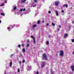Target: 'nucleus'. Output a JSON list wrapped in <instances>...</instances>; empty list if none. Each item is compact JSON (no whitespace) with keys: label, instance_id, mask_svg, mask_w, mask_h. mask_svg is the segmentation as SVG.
<instances>
[{"label":"nucleus","instance_id":"1","mask_svg":"<svg viewBox=\"0 0 74 74\" xmlns=\"http://www.w3.org/2000/svg\"><path fill=\"white\" fill-rule=\"evenodd\" d=\"M42 57H43V58L45 59V60H46L47 61L48 60L47 56L46 54H44L42 55Z\"/></svg>","mask_w":74,"mask_h":74},{"label":"nucleus","instance_id":"2","mask_svg":"<svg viewBox=\"0 0 74 74\" xmlns=\"http://www.w3.org/2000/svg\"><path fill=\"white\" fill-rule=\"evenodd\" d=\"M60 56H63L64 55V51L62 50H60Z\"/></svg>","mask_w":74,"mask_h":74},{"label":"nucleus","instance_id":"3","mask_svg":"<svg viewBox=\"0 0 74 74\" xmlns=\"http://www.w3.org/2000/svg\"><path fill=\"white\" fill-rule=\"evenodd\" d=\"M59 2L58 1H56L55 2V5L57 6L59 4Z\"/></svg>","mask_w":74,"mask_h":74},{"label":"nucleus","instance_id":"4","mask_svg":"<svg viewBox=\"0 0 74 74\" xmlns=\"http://www.w3.org/2000/svg\"><path fill=\"white\" fill-rule=\"evenodd\" d=\"M71 69H72V71H74V66H71Z\"/></svg>","mask_w":74,"mask_h":74},{"label":"nucleus","instance_id":"5","mask_svg":"<svg viewBox=\"0 0 74 74\" xmlns=\"http://www.w3.org/2000/svg\"><path fill=\"white\" fill-rule=\"evenodd\" d=\"M45 62H42V66H41V67L42 68H43L44 66H45Z\"/></svg>","mask_w":74,"mask_h":74},{"label":"nucleus","instance_id":"6","mask_svg":"<svg viewBox=\"0 0 74 74\" xmlns=\"http://www.w3.org/2000/svg\"><path fill=\"white\" fill-rule=\"evenodd\" d=\"M25 10H26V9L25 8L23 9H21L20 10V11H21V12H22L23 11H23H25Z\"/></svg>","mask_w":74,"mask_h":74},{"label":"nucleus","instance_id":"7","mask_svg":"<svg viewBox=\"0 0 74 74\" xmlns=\"http://www.w3.org/2000/svg\"><path fill=\"white\" fill-rule=\"evenodd\" d=\"M68 36V34H65V35H64V38H65L66 37H67Z\"/></svg>","mask_w":74,"mask_h":74},{"label":"nucleus","instance_id":"8","mask_svg":"<svg viewBox=\"0 0 74 74\" xmlns=\"http://www.w3.org/2000/svg\"><path fill=\"white\" fill-rule=\"evenodd\" d=\"M55 13L57 16H58V11H55Z\"/></svg>","mask_w":74,"mask_h":74},{"label":"nucleus","instance_id":"9","mask_svg":"<svg viewBox=\"0 0 74 74\" xmlns=\"http://www.w3.org/2000/svg\"><path fill=\"white\" fill-rule=\"evenodd\" d=\"M65 6V7H66V8H68V4H65V5H64L63 6V7H64Z\"/></svg>","mask_w":74,"mask_h":74},{"label":"nucleus","instance_id":"10","mask_svg":"<svg viewBox=\"0 0 74 74\" xmlns=\"http://www.w3.org/2000/svg\"><path fill=\"white\" fill-rule=\"evenodd\" d=\"M37 26L36 25H33V26L32 27V28H34L35 27H36Z\"/></svg>","mask_w":74,"mask_h":74},{"label":"nucleus","instance_id":"11","mask_svg":"<svg viewBox=\"0 0 74 74\" xmlns=\"http://www.w3.org/2000/svg\"><path fill=\"white\" fill-rule=\"evenodd\" d=\"M12 61H10V66L11 67H12Z\"/></svg>","mask_w":74,"mask_h":74},{"label":"nucleus","instance_id":"12","mask_svg":"<svg viewBox=\"0 0 74 74\" xmlns=\"http://www.w3.org/2000/svg\"><path fill=\"white\" fill-rule=\"evenodd\" d=\"M34 41V44H35L36 43V39H33Z\"/></svg>","mask_w":74,"mask_h":74},{"label":"nucleus","instance_id":"13","mask_svg":"<svg viewBox=\"0 0 74 74\" xmlns=\"http://www.w3.org/2000/svg\"><path fill=\"white\" fill-rule=\"evenodd\" d=\"M16 8H17V7L16 6L14 7L13 8V10H16Z\"/></svg>","mask_w":74,"mask_h":74},{"label":"nucleus","instance_id":"14","mask_svg":"<svg viewBox=\"0 0 74 74\" xmlns=\"http://www.w3.org/2000/svg\"><path fill=\"white\" fill-rule=\"evenodd\" d=\"M1 15L2 16H5V14L3 13H1Z\"/></svg>","mask_w":74,"mask_h":74},{"label":"nucleus","instance_id":"15","mask_svg":"<svg viewBox=\"0 0 74 74\" xmlns=\"http://www.w3.org/2000/svg\"><path fill=\"white\" fill-rule=\"evenodd\" d=\"M31 37L33 39V40H34V39H36V38H35L34 37H33V36H31Z\"/></svg>","mask_w":74,"mask_h":74},{"label":"nucleus","instance_id":"16","mask_svg":"<svg viewBox=\"0 0 74 74\" xmlns=\"http://www.w3.org/2000/svg\"><path fill=\"white\" fill-rule=\"evenodd\" d=\"M23 51L24 52H25V48H23Z\"/></svg>","mask_w":74,"mask_h":74},{"label":"nucleus","instance_id":"17","mask_svg":"<svg viewBox=\"0 0 74 74\" xmlns=\"http://www.w3.org/2000/svg\"><path fill=\"white\" fill-rule=\"evenodd\" d=\"M40 23V21H38V22H37V24H39Z\"/></svg>","mask_w":74,"mask_h":74},{"label":"nucleus","instance_id":"18","mask_svg":"<svg viewBox=\"0 0 74 74\" xmlns=\"http://www.w3.org/2000/svg\"><path fill=\"white\" fill-rule=\"evenodd\" d=\"M26 47H29L30 46V45H29V44H27V45H26Z\"/></svg>","mask_w":74,"mask_h":74},{"label":"nucleus","instance_id":"19","mask_svg":"<svg viewBox=\"0 0 74 74\" xmlns=\"http://www.w3.org/2000/svg\"><path fill=\"white\" fill-rule=\"evenodd\" d=\"M52 25H53V26H55V23H52Z\"/></svg>","mask_w":74,"mask_h":74},{"label":"nucleus","instance_id":"20","mask_svg":"<svg viewBox=\"0 0 74 74\" xmlns=\"http://www.w3.org/2000/svg\"><path fill=\"white\" fill-rule=\"evenodd\" d=\"M34 2L37 3V0H34Z\"/></svg>","mask_w":74,"mask_h":74},{"label":"nucleus","instance_id":"21","mask_svg":"<svg viewBox=\"0 0 74 74\" xmlns=\"http://www.w3.org/2000/svg\"><path fill=\"white\" fill-rule=\"evenodd\" d=\"M21 63H22V61H19L20 65H21Z\"/></svg>","mask_w":74,"mask_h":74},{"label":"nucleus","instance_id":"22","mask_svg":"<svg viewBox=\"0 0 74 74\" xmlns=\"http://www.w3.org/2000/svg\"><path fill=\"white\" fill-rule=\"evenodd\" d=\"M20 72V70L19 69H18V73H19Z\"/></svg>","mask_w":74,"mask_h":74},{"label":"nucleus","instance_id":"23","mask_svg":"<svg viewBox=\"0 0 74 74\" xmlns=\"http://www.w3.org/2000/svg\"><path fill=\"white\" fill-rule=\"evenodd\" d=\"M46 43L47 44V45H49V42L48 41H47L46 42Z\"/></svg>","mask_w":74,"mask_h":74},{"label":"nucleus","instance_id":"24","mask_svg":"<svg viewBox=\"0 0 74 74\" xmlns=\"http://www.w3.org/2000/svg\"><path fill=\"white\" fill-rule=\"evenodd\" d=\"M4 5V4H1V5H0V6H1V7L3 6V5Z\"/></svg>","mask_w":74,"mask_h":74},{"label":"nucleus","instance_id":"25","mask_svg":"<svg viewBox=\"0 0 74 74\" xmlns=\"http://www.w3.org/2000/svg\"><path fill=\"white\" fill-rule=\"evenodd\" d=\"M25 46V45H24V44H22V45H21V46H22V47H23V46Z\"/></svg>","mask_w":74,"mask_h":74},{"label":"nucleus","instance_id":"26","mask_svg":"<svg viewBox=\"0 0 74 74\" xmlns=\"http://www.w3.org/2000/svg\"><path fill=\"white\" fill-rule=\"evenodd\" d=\"M26 0H24V1H22V3H24L26 1Z\"/></svg>","mask_w":74,"mask_h":74},{"label":"nucleus","instance_id":"27","mask_svg":"<svg viewBox=\"0 0 74 74\" xmlns=\"http://www.w3.org/2000/svg\"><path fill=\"white\" fill-rule=\"evenodd\" d=\"M72 42H74V39H72Z\"/></svg>","mask_w":74,"mask_h":74},{"label":"nucleus","instance_id":"28","mask_svg":"<svg viewBox=\"0 0 74 74\" xmlns=\"http://www.w3.org/2000/svg\"><path fill=\"white\" fill-rule=\"evenodd\" d=\"M25 62V60H23V62H22V63H24Z\"/></svg>","mask_w":74,"mask_h":74},{"label":"nucleus","instance_id":"29","mask_svg":"<svg viewBox=\"0 0 74 74\" xmlns=\"http://www.w3.org/2000/svg\"><path fill=\"white\" fill-rule=\"evenodd\" d=\"M18 48H20L21 47V45H18Z\"/></svg>","mask_w":74,"mask_h":74},{"label":"nucleus","instance_id":"30","mask_svg":"<svg viewBox=\"0 0 74 74\" xmlns=\"http://www.w3.org/2000/svg\"><path fill=\"white\" fill-rule=\"evenodd\" d=\"M51 74H53V71H51Z\"/></svg>","mask_w":74,"mask_h":74},{"label":"nucleus","instance_id":"31","mask_svg":"<svg viewBox=\"0 0 74 74\" xmlns=\"http://www.w3.org/2000/svg\"><path fill=\"white\" fill-rule=\"evenodd\" d=\"M10 29V27H8L7 29L8 30H9V29Z\"/></svg>","mask_w":74,"mask_h":74},{"label":"nucleus","instance_id":"32","mask_svg":"<svg viewBox=\"0 0 74 74\" xmlns=\"http://www.w3.org/2000/svg\"><path fill=\"white\" fill-rule=\"evenodd\" d=\"M49 14H51V11H49Z\"/></svg>","mask_w":74,"mask_h":74},{"label":"nucleus","instance_id":"33","mask_svg":"<svg viewBox=\"0 0 74 74\" xmlns=\"http://www.w3.org/2000/svg\"><path fill=\"white\" fill-rule=\"evenodd\" d=\"M64 10H62V13H64Z\"/></svg>","mask_w":74,"mask_h":74},{"label":"nucleus","instance_id":"34","mask_svg":"<svg viewBox=\"0 0 74 74\" xmlns=\"http://www.w3.org/2000/svg\"><path fill=\"white\" fill-rule=\"evenodd\" d=\"M36 6V5H34L33 6V7H34L35 6Z\"/></svg>","mask_w":74,"mask_h":74},{"label":"nucleus","instance_id":"35","mask_svg":"<svg viewBox=\"0 0 74 74\" xmlns=\"http://www.w3.org/2000/svg\"><path fill=\"white\" fill-rule=\"evenodd\" d=\"M39 72L38 71L36 73V74H39Z\"/></svg>","mask_w":74,"mask_h":74},{"label":"nucleus","instance_id":"36","mask_svg":"<svg viewBox=\"0 0 74 74\" xmlns=\"http://www.w3.org/2000/svg\"><path fill=\"white\" fill-rule=\"evenodd\" d=\"M7 3V1H5V3Z\"/></svg>","mask_w":74,"mask_h":74},{"label":"nucleus","instance_id":"37","mask_svg":"<svg viewBox=\"0 0 74 74\" xmlns=\"http://www.w3.org/2000/svg\"><path fill=\"white\" fill-rule=\"evenodd\" d=\"M59 27L60 28H61V25H59Z\"/></svg>","mask_w":74,"mask_h":74},{"label":"nucleus","instance_id":"38","mask_svg":"<svg viewBox=\"0 0 74 74\" xmlns=\"http://www.w3.org/2000/svg\"><path fill=\"white\" fill-rule=\"evenodd\" d=\"M72 23L73 24H74V21H73V22H72Z\"/></svg>","mask_w":74,"mask_h":74},{"label":"nucleus","instance_id":"39","mask_svg":"<svg viewBox=\"0 0 74 74\" xmlns=\"http://www.w3.org/2000/svg\"><path fill=\"white\" fill-rule=\"evenodd\" d=\"M42 23H44V21H42Z\"/></svg>","mask_w":74,"mask_h":74},{"label":"nucleus","instance_id":"40","mask_svg":"<svg viewBox=\"0 0 74 74\" xmlns=\"http://www.w3.org/2000/svg\"><path fill=\"white\" fill-rule=\"evenodd\" d=\"M47 26H49V24L47 23Z\"/></svg>","mask_w":74,"mask_h":74},{"label":"nucleus","instance_id":"41","mask_svg":"<svg viewBox=\"0 0 74 74\" xmlns=\"http://www.w3.org/2000/svg\"><path fill=\"white\" fill-rule=\"evenodd\" d=\"M1 23V20H0V23Z\"/></svg>","mask_w":74,"mask_h":74},{"label":"nucleus","instance_id":"42","mask_svg":"<svg viewBox=\"0 0 74 74\" xmlns=\"http://www.w3.org/2000/svg\"><path fill=\"white\" fill-rule=\"evenodd\" d=\"M72 54H74V51H73V52Z\"/></svg>","mask_w":74,"mask_h":74},{"label":"nucleus","instance_id":"43","mask_svg":"<svg viewBox=\"0 0 74 74\" xmlns=\"http://www.w3.org/2000/svg\"><path fill=\"white\" fill-rule=\"evenodd\" d=\"M13 56V54H12V55H11V56Z\"/></svg>","mask_w":74,"mask_h":74},{"label":"nucleus","instance_id":"44","mask_svg":"<svg viewBox=\"0 0 74 74\" xmlns=\"http://www.w3.org/2000/svg\"><path fill=\"white\" fill-rule=\"evenodd\" d=\"M30 42V41L29 40H28V42L29 43Z\"/></svg>","mask_w":74,"mask_h":74},{"label":"nucleus","instance_id":"45","mask_svg":"<svg viewBox=\"0 0 74 74\" xmlns=\"http://www.w3.org/2000/svg\"><path fill=\"white\" fill-rule=\"evenodd\" d=\"M32 7V6H31V7Z\"/></svg>","mask_w":74,"mask_h":74},{"label":"nucleus","instance_id":"46","mask_svg":"<svg viewBox=\"0 0 74 74\" xmlns=\"http://www.w3.org/2000/svg\"><path fill=\"white\" fill-rule=\"evenodd\" d=\"M10 31H11V29H10Z\"/></svg>","mask_w":74,"mask_h":74},{"label":"nucleus","instance_id":"47","mask_svg":"<svg viewBox=\"0 0 74 74\" xmlns=\"http://www.w3.org/2000/svg\"><path fill=\"white\" fill-rule=\"evenodd\" d=\"M4 74H6V73H4Z\"/></svg>","mask_w":74,"mask_h":74},{"label":"nucleus","instance_id":"48","mask_svg":"<svg viewBox=\"0 0 74 74\" xmlns=\"http://www.w3.org/2000/svg\"><path fill=\"white\" fill-rule=\"evenodd\" d=\"M69 74H70V73H69Z\"/></svg>","mask_w":74,"mask_h":74}]
</instances>
